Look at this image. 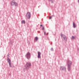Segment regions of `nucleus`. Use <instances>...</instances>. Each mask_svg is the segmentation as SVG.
Wrapping results in <instances>:
<instances>
[{
	"mask_svg": "<svg viewBox=\"0 0 79 79\" xmlns=\"http://www.w3.org/2000/svg\"><path fill=\"white\" fill-rule=\"evenodd\" d=\"M49 1H51V3H53V0H49Z\"/></svg>",
	"mask_w": 79,
	"mask_h": 79,
	"instance_id": "14",
	"label": "nucleus"
},
{
	"mask_svg": "<svg viewBox=\"0 0 79 79\" xmlns=\"http://www.w3.org/2000/svg\"><path fill=\"white\" fill-rule=\"evenodd\" d=\"M48 33L46 34L47 35H48Z\"/></svg>",
	"mask_w": 79,
	"mask_h": 79,
	"instance_id": "20",
	"label": "nucleus"
},
{
	"mask_svg": "<svg viewBox=\"0 0 79 79\" xmlns=\"http://www.w3.org/2000/svg\"><path fill=\"white\" fill-rule=\"evenodd\" d=\"M51 16H54V15H52Z\"/></svg>",
	"mask_w": 79,
	"mask_h": 79,
	"instance_id": "25",
	"label": "nucleus"
},
{
	"mask_svg": "<svg viewBox=\"0 0 79 79\" xmlns=\"http://www.w3.org/2000/svg\"><path fill=\"white\" fill-rule=\"evenodd\" d=\"M21 23L22 24H25V23H26V22H25V20H22L21 21Z\"/></svg>",
	"mask_w": 79,
	"mask_h": 79,
	"instance_id": "11",
	"label": "nucleus"
},
{
	"mask_svg": "<svg viewBox=\"0 0 79 79\" xmlns=\"http://www.w3.org/2000/svg\"><path fill=\"white\" fill-rule=\"evenodd\" d=\"M24 70H25V69H24Z\"/></svg>",
	"mask_w": 79,
	"mask_h": 79,
	"instance_id": "27",
	"label": "nucleus"
},
{
	"mask_svg": "<svg viewBox=\"0 0 79 79\" xmlns=\"http://www.w3.org/2000/svg\"><path fill=\"white\" fill-rule=\"evenodd\" d=\"M50 50L51 51H52V52L53 51V48H51Z\"/></svg>",
	"mask_w": 79,
	"mask_h": 79,
	"instance_id": "15",
	"label": "nucleus"
},
{
	"mask_svg": "<svg viewBox=\"0 0 79 79\" xmlns=\"http://www.w3.org/2000/svg\"><path fill=\"white\" fill-rule=\"evenodd\" d=\"M41 53L39 52H38V58H41Z\"/></svg>",
	"mask_w": 79,
	"mask_h": 79,
	"instance_id": "9",
	"label": "nucleus"
},
{
	"mask_svg": "<svg viewBox=\"0 0 79 79\" xmlns=\"http://www.w3.org/2000/svg\"><path fill=\"white\" fill-rule=\"evenodd\" d=\"M78 3H79V0H78Z\"/></svg>",
	"mask_w": 79,
	"mask_h": 79,
	"instance_id": "22",
	"label": "nucleus"
},
{
	"mask_svg": "<svg viewBox=\"0 0 79 79\" xmlns=\"http://www.w3.org/2000/svg\"><path fill=\"white\" fill-rule=\"evenodd\" d=\"M38 39H39V38L37 37H36L35 38V40L36 41H37V40H38Z\"/></svg>",
	"mask_w": 79,
	"mask_h": 79,
	"instance_id": "12",
	"label": "nucleus"
},
{
	"mask_svg": "<svg viewBox=\"0 0 79 79\" xmlns=\"http://www.w3.org/2000/svg\"><path fill=\"white\" fill-rule=\"evenodd\" d=\"M7 61L9 63L10 67H11L12 66H11V60H10V59L8 57H7Z\"/></svg>",
	"mask_w": 79,
	"mask_h": 79,
	"instance_id": "5",
	"label": "nucleus"
},
{
	"mask_svg": "<svg viewBox=\"0 0 79 79\" xmlns=\"http://www.w3.org/2000/svg\"><path fill=\"white\" fill-rule=\"evenodd\" d=\"M31 66V64L30 62H27L25 65V67L27 69H29Z\"/></svg>",
	"mask_w": 79,
	"mask_h": 79,
	"instance_id": "3",
	"label": "nucleus"
},
{
	"mask_svg": "<svg viewBox=\"0 0 79 79\" xmlns=\"http://www.w3.org/2000/svg\"><path fill=\"white\" fill-rule=\"evenodd\" d=\"M26 17L28 19H29L31 18V13L29 12H28L27 13Z\"/></svg>",
	"mask_w": 79,
	"mask_h": 79,
	"instance_id": "8",
	"label": "nucleus"
},
{
	"mask_svg": "<svg viewBox=\"0 0 79 79\" xmlns=\"http://www.w3.org/2000/svg\"><path fill=\"white\" fill-rule=\"evenodd\" d=\"M11 6H15V7H18V3L16 2L15 0H13L10 2Z\"/></svg>",
	"mask_w": 79,
	"mask_h": 79,
	"instance_id": "2",
	"label": "nucleus"
},
{
	"mask_svg": "<svg viewBox=\"0 0 79 79\" xmlns=\"http://www.w3.org/2000/svg\"><path fill=\"white\" fill-rule=\"evenodd\" d=\"M38 32H39V33H40V31H38Z\"/></svg>",
	"mask_w": 79,
	"mask_h": 79,
	"instance_id": "23",
	"label": "nucleus"
},
{
	"mask_svg": "<svg viewBox=\"0 0 79 79\" xmlns=\"http://www.w3.org/2000/svg\"><path fill=\"white\" fill-rule=\"evenodd\" d=\"M61 36L62 38L64 39L65 41H67V37H66L65 35L63 34H61Z\"/></svg>",
	"mask_w": 79,
	"mask_h": 79,
	"instance_id": "6",
	"label": "nucleus"
},
{
	"mask_svg": "<svg viewBox=\"0 0 79 79\" xmlns=\"http://www.w3.org/2000/svg\"><path fill=\"white\" fill-rule=\"evenodd\" d=\"M49 19H52V16L49 17Z\"/></svg>",
	"mask_w": 79,
	"mask_h": 79,
	"instance_id": "16",
	"label": "nucleus"
},
{
	"mask_svg": "<svg viewBox=\"0 0 79 79\" xmlns=\"http://www.w3.org/2000/svg\"><path fill=\"white\" fill-rule=\"evenodd\" d=\"M7 56H10V54H8L7 55Z\"/></svg>",
	"mask_w": 79,
	"mask_h": 79,
	"instance_id": "18",
	"label": "nucleus"
},
{
	"mask_svg": "<svg viewBox=\"0 0 79 79\" xmlns=\"http://www.w3.org/2000/svg\"><path fill=\"white\" fill-rule=\"evenodd\" d=\"M60 70H62V71H64V72H66V67L64 66H62L60 67Z\"/></svg>",
	"mask_w": 79,
	"mask_h": 79,
	"instance_id": "7",
	"label": "nucleus"
},
{
	"mask_svg": "<svg viewBox=\"0 0 79 79\" xmlns=\"http://www.w3.org/2000/svg\"><path fill=\"white\" fill-rule=\"evenodd\" d=\"M76 24L74 23V22H73V28H76Z\"/></svg>",
	"mask_w": 79,
	"mask_h": 79,
	"instance_id": "10",
	"label": "nucleus"
},
{
	"mask_svg": "<svg viewBox=\"0 0 79 79\" xmlns=\"http://www.w3.org/2000/svg\"><path fill=\"white\" fill-rule=\"evenodd\" d=\"M44 35H45L46 34V32L45 31H44Z\"/></svg>",
	"mask_w": 79,
	"mask_h": 79,
	"instance_id": "17",
	"label": "nucleus"
},
{
	"mask_svg": "<svg viewBox=\"0 0 79 79\" xmlns=\"http://www.w3.org/2000/svg\"><path fill=\"white\" fill-rule=\"evenodd\" d=\"M42 30H44V27H43Z\"/></svg>",
	"mask_w": 79,
	"mask_h": 79,
	"instance_id": "19",
	"label": "nucleus"
},
{
	"mask_svg": "<svg viewBox=\"0 0 79 79\" xmlns=\"http://www.w3.org/2000/svg\"><path fill=\"white\" fill-rule=\"evenodd\" d=\"M73 63L72 62L69 60L67 61V66L68 70L69 71H70L71 70V65H72Z\"/></svg>",
	"mask_w": 79,
	"mask_h": 79,
	"instance_id": "1",
	"label": "nucleus"
},
{
	"mask_svg": "<svg viewBox=\"0 0 79 79\" xmlns=\"http://www.w3.org/2000/svg\"><path fill=\"white\" fill-rule=\"evenodd\" d=\"M52 43H51V45H52Z\"/></svg>",
	"mask_w": 79,
	"mask_h": 79,
	"instance_id": "24",
	"label": "nucleus"
},
{
	"mask_svg": "<svg viewBox=\"0 0 79 79\" xmlns=\"http://www.w3.org/2000/svg\"><path fill=\"white\" fill-rule=\"evenodd\" d=\"M25 56L28 60H29L31 58V54L29 52H28L26 55Z\"/></svg>",
	"mask_w": 79,
	"mask_h": 79,
	"instance_id": "4",
	"label": "nucleus"
},
{
	"mask_svg": "<svg viewBox=\"0 0 79 79\" xmlns=\"http://www.w3.org/2000/svg\"><path fill=\"white\" fill-rule=\"evenodd\" d=\"M74 38H75V37L73 36L71 38V39H72V40H73V39H74Z\"/></svg>",
	"mask_w": 79,
	"mask_h": 79,
	"instance_id": "13",
	"label": "nucleus"
},
{
	"mask_svg": "<svg viewBox=\"0 0 79 79\" xmlns=\"http://www.w3.org/2000/svg\"><path fill=\"white\" fill-rule=\"evenodd\" d=\"M40 26H41V27H42V25H40Z\"/></svg>",
	"mask_w": 79,
	"mask_h": 79,
	"instance_id": "21",
	"label": "nucleus"
},
{
	"mask_svg": "<svg viewBox=\"0 0 79 79\" xmlns=\"http://www.w3.org/2000/svg\"><path fill=\"white\" fill-rule=\"evenodd\" d=\"M39 6H38V8H39Z\"/></svg>",
	"mask_w": 79,
	"mask_h": 79,
	"instance_id": "26",
	"label": "nucleus"
}]
</instances>
